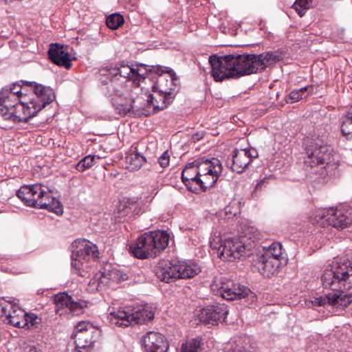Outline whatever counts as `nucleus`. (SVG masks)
Listing matches in <instances>:
<instances>
[{
	"instance_id": "1",
	"label": "nucleus",
	"mask_w": 352,
	"mask_h": 352,
	"mask_svg": "<svg viewBox=\"0 0 352 352\" xmlns=\"http://www.w3.org/2000/svg\"><path fill=\"white\" fill-rule=\"evenodd\" d=\"M282 59L276 52L256 54H229L224 56L212 55L209 57L211 75L217 82L229 78L261 72L267 67Z\"/></svg>"
},
{
	"instance_id": "2",
	"label": "nucleus",
	"mask_w": 352,
	"mask_h": 352,
	"mask_svg": "<svg viewBox=\"0 0 352 352\" xmlns=\"http://www.w3.org/2000/svg\"><path fill=\"white\" fill-rule=\"evenodd\" d=\"M322 286L333 292L314 298L313 306L329 305L336 307H346L352 302V294H344L342 289L352 285V263L347 261L337 263L331 269H327L321 277Z\"/></svg>"
},
{
	"instance_id": "3",
	"label": "nucleus",
	"mask_w": 352,
	"mask_h": 352,
	"mask_svg": "<svg viewBox=\"0 0 352 352\" xmlns=\"http://www.w3.org/2000/svg\"><path fill=\"white\" fill-rule=\"evenodd\" d=\"M221 171L222 165L217 158L200 157L186 164L182 179L190 191H205L217 182Z\"/></svg>"
},
{
	"instance_id": "4",
	"label": "nucleus",
	"mask_w": 352,
	"mask_h": 352,
	"mask_svg": "<svg viewBox=\"0 0 352 352\" xmlns=\"http://www.w3.org/2000/svg\"><path fill=\"white\" fill-rule=\"evenodd\" d=\"M307 157L304 168L310 175H322L325 166L331 159V148L322 139L307 140L305 148Z\"/></svg>"
},
{
	"instance_id": "5",
	"label": "nucleus",
	"mask_w": 352,
	"mask_h": 352,
	"mask_svg": "<svg viewBox=\"0 0 352 352\" xmlns=\"http://www.w3.org/2000/svg\"><path fill=\"white\" fill-rule=\"evenodd\" d=\"M168 236L164 232L154 231L145 233L130 246V250L138 258L155 257L168 244Z\"/></svg>"
},
{
	"instance_id": "6",
	"label": "nucleus",
	"mask_w": 352,
	"mask_h": 352,
	"mask_svg": "<svg viewBox=\"0 0 352 352\" xmlns=\"http://www.w3.org/2000/svg\"><path fill=\"white\" fill-rule=\"evenodd\" d=\"M200 272L196 266L184 261L162 260L155 268L157 277L165 283H170L178 278H190Z\"/></svg>"
},
{
	"instance_id": "7",
	"label": "nucleus",
	"mask_w": 352,
	"mask_h": 352,
	"mask_svg": "<svg viewBox=\"0 0 352 352\" xmlns=\"http://www.w3.org/2000/svg\"><path fill=\"white\" fill-rule=\"evenodd\" d=\"M72 268L79 276L88 267V263L98 258L99 252L97 246L85 239H76L70 247Z\"/></svg>"
},
{
	"instance_id": "8",
	"label": "nucleus",
	"mask_w": 352,
	"mask_h": 352,
	"mask_svg": "<svg viewBox=\"0 0 352 352\" xmlns=\"http://www.w3.org/2000/svg\"><path fill=\"white\" fill-rule=\"evenodd\" d=\"M155 313L151 307L147 305L134 308L131 312L124 309H118L111 312L109 321L118 327H126L131 324H142L151 321Z\"/></svg>"
},
{
	"instance_id": "9",
	"label": "nucleus",
	"mask_w": 352,
	"mask_h": 352,
	"mask_svg": "<svg viewBox=\"0 0 352 352\" xmlns=\"http://www.w3.org/2000/svg\"><path fill=\"white\" fill-rule=\"evenodd\" d=\"M44 108V101L41 100L35 102L31 100L30 102L20 100L14 108L7 112L3 113V117L6 120H10L15 123L26 122L28 120L36 115Z\"/></svg>"
},
{
	"instance_id": "10",
	"label": "nucleus",
	"mask_w": 352,
	"mask_h": 352,
	"mask_svg": "<svg viewBox=\"0 0 352 352\" xmlns=\"http://www.w3.org/2000/svg\"><path fill=\"white\" fill-rule=\"evenodd\" d=\"M153 94H145L146 98L142 96H138L133 99L130 104V107L124 109L126 113H132L134 116L141 117L142 116H149L158 112L160 110L164 109L166 107L162 108L156 107L157 105L162 106L161 102H164V100H160V97L155 98L157 90H152Z\"/></svg>"
},
{
	"instance_id": "11",
	"label": "nucleus",
	"mask_w": 352,
	"mask_h": 352,
	"mask_svg": "<svg viewBox=\"0 0 352 352\" xmlns=\"http://www.w3.org/2000/svg\"><path fill=\"white\" fill-rule=\"evenodd\" d=\"M53 303L56 305L55 311L60 316L69 313L72 315H80L83 313L86 302L82 300H75L66 292H61L54 295Z\"/></svg>"
},
{
	"instance_id": "12",
	"label": "nucleus",
	"mask_w": 352,
	"mask_h": 352,
	"mask_svg": "<svg viewBox=\"0 0 352 352\" xmlns=\"http://www.w3.org/2000/svg\"><path fill=\"white\" fill-rule=\"evenodd\" d=\"M252 247L251 243H247L241 239H228L219 248V256L230 261H234L245 254Z\"/></svg>"
},
{
	"instance_id": "13",
	"label": "nucleus",
	"mask_w": 352,
	"mask_h": 352,
	"mask_svg": "<svg viewBox=\"0 0 352 352\" xmlns=\"http://www.w3.org/2000/svg\"><path fill=\"white\" fill-rule=\"evenodd\" d=\"M164 71L160 72L158 74V77L156 80L155 83L152 86V90H157L156 96H155V98L157 97L160 98V100H164V102H160V104L162 106L157 105L156 107L162 108L163 107H167L168 104L172 102L175 94L173 90L175 89V84L174 80L176 78H173L171 75L170 79H168L166 76H163L162 74Z\"/></svg>"
},
{
	"instance_id": "14",
	"label": "nucleus",
	"mask_w": 352,
	"mask_h": 352,
	"mask_svg": "<svg viewBox=\"0 0 352 352\" xmlns=\"http://www.w3.org/2000/svg\"><path fill=\"white\" fill-rule=\"evenodd\" d=\"M258 151L254 148L235 149L232 157L227 159L226 166L233 172L241 173L253 159L258 157Z\"/></svg>"
},
{
	"instance_id": "15",
	"label": "nucleus",
	"mask_w": 352,
	"mask_h": 352,
	"mask_svg": "<svg viewBox=\"0 0 352 352\" xmlns=\"http://www.w3.org/2000/svg\"><path fill=\"white\" fill-rule=\"evenodd\" d=\"M98 335V329L85 321L79 322L75 328L74 342L76 347L90 349Z\"/></svg>"
},
{
	"instance_id": "16",
	"label": "nucleus",
	"mask_w": 352,
	"mask_h": 352,
	"mask_svg": "<svg viewBox=\"0 0 352 352\" xmlns=\"http://www.w3.org/2000/svg\"><path fill=\"white\" fill-rule=\"evenodd\" d=\"M17 197L28 206L43 208L44 190L41 184L23 186L16 192Z\"/></svg>"
},
{
	"instance_id": "17",
	"label": "nucleus",
	"mask_w": 352,
	"mask_h": 352,
	"mask_svg": "<svg viewBox=\"0 0 352 352\" xmlns=\"http://www.w3.org/2000/svg\"><path fill=\"white\" fill-rule=\"evenodd\" d=\"M320 219L324 220L322 223L338 229H344L352 223V215L346 214L341 210H333L331 208L327 211H322L319 213Z\"/></svg>"
},
{
	"instance_id": "18",
	"label": "nucleus",
	"mask_w": 352,
	"mask_h": 352,
	"mask_svg": "<svg viewBox=\"0 0 352 352\" xmlns=\"http://www.w3.org/2000/svg\"><path fill=\"white\" fill-rule=\"evenodd\" d=\"M211 288L214 292L217 291V294L228 300L245 298L250 292L248 288L234 283H231L230 286L226 283H221V286H219L217 280H214L211 285Z\"/></svg>"
},
{
	"instance_id": "19",
	"label": "nucleus",
	"mask_w": 352,
	"mask_h": 352,
	"mask_svg": "<svg viewBox=\"0 0 352 352\" xmlns=\"http://www.w3.org/2000/svg\"><path fill=\"white\" fill-rule=\"evenodd\" d=\"M47 54L52 63L67 69L72 67V59L67 51V47L59 43H52L50 45Z\"/></svg>"
},
{
	"instance_id": "20",
	"label": "nucleus",
	"mask_w": 352,
	"mask_h": 352,
	"mask_svg": "<svg viewBox=\"0 0 352 352\" xmlns=\"http://www.w3.org/2000/svg\"><path fill=\"white\" fill-rule=\"evenodd\" d=\"M228 314V307L224 304L217 303L202 309L199 318L201 322L214 325L221 319H224Z\"/></svg>"
},
{
	"instance_id": "21",
	"label": "nucleus",
	"mask_w": 352,
	"mask_h": 352,
	"mask_svg": "<svg viewBox=\"0 0 352 352\" xmlns=\"http://www.w3.org/2000/svg\"><path fill=\"white\" fill-rule=\"evenodd\" d=\"M12 309V305L10 300L4 298L0 300V316L3 321H6L14 327L23 328L27 325L26 313L23 309H18L16 315L10 316V311Z\"/></svg>"
},
{
	"instance_id": "22",
	"label": "nucleus",
	"mask_w": 352,
	"mask_h": 352,
	"mask_svg": "<svg viewBox=\"0 0 352 352\" xmlns=\"http://www.w3.org/2000/svg\"><path fill=\"white\" fill-rule=\"evenodd\" d=\"M144 352H166L168 344L163 335L155 331H149L142 338Z\"/></svg>"
},
{
	"instance_id": "23",
	"label": "nucleus",
	"mask_w": 352,
	"mask_h": 352,
	"mask_svg": "<svg viewBox=\"0 0 352 352\" xmlns=\"http://www.w3.org/2000/svg\"><path fill=\"white\" fill-rule=\"evenodd\" d=\"M256 258L253 260L252 265L263 276L270 277L274 274L279 265V261L276 259L266 257L261 254H257Z\"/></svg>"
},
{
	"instance_id": "24",
	"label": "nucleus",
	"mask_w": 352,
	"mask_h": 352,
	"mask_svg": "<svg viewBox=\"0 0 352 352\" xmlns=\"http://www.w3.org/2000/svg\"><path fill=\"white\" fill-rule=\"evenodd\" d=\"M162 68L159 66H149L141 64L134 66V84L140 87L144 80L148 77L149 73L159 74Z\"/></svg>"
},
{
	"instance_id": "25",
	"label": "nucleus",
	"mask_w": 352,
	"mask_h": 352,
	"mask_svg": "<svg viewBox=\"0 0 352 352\" xmlns=\"http://www.w3.org/2000/svg\"><path fill=\"white\" fill-rule=\"evenodd\" d=\"M18 96L12 94V91L8 89H2L0 91V109L1 114L3 116V112H7L20 101Z\"/></svg>"
},
{
	"instance_id": "26",
	"label": "nucleus",
	"mask_w": 352,
	"mask_h": 352,
	"mask_svg": "<svg viewBox=\"0 0 352 352\" xmlns=\"http://www.w3.org/2000/svg\"><path fill=\"white\" fill-rule=\"evenodd\" d=\"M145 162V157L136 152L126 157V168L130 171L140 169Z\"/></svg>"
},
{
	"instance_id": "27",
	"label": "nucleus",
	"mask_w": 352,
	"mask_h": 352,
	"mask_svg": "<svg viewBox=\"0 0 352 352\" xmlns=\"http://www.w3.org/2000/svg\"><path fill=\"white\" fill-rule=\"evenodd\" d=\"M45 210L54 212L58 216L63 213V208L58 199L54 195H47L45 192Z\"/></svg>"
},
{
	"instance_id": "28",
	"label": "nucleus",
	"mask_w": 352,
	"mask_h": 352,
	"mask_svg": "<svg viewBox=\"0 0 352 352\" xmlns=\"http://www.w3.org/2000/svg\"><path fill=\"white\" fill-rule=\"evenodd\" d=\"M261 255L273 258L279 261V258L282 255V246L280 243L274 242L269 247H264L263 253L261 254Z\"/></svg>"
},
{
	"instance_id": "29",
	"label": "nucleus",
	"mask_w": 352,
	"mask_h": 352,
	"mask_svg": "<svg viewBox=\"0 0 352 352\" xmlns=\"http://www.w3.org/2000/svg\"><path fill=\"white\" fill-rule=\"evenodd\" d=\"M341 131L344 135L352 133V105L342 118Z\"/></svg>"
},
{
	"instance_id": "30",
	"label": "nucleus",
	"mask_w": 352,
	"mask_h": 352,
	"mask_svg": "<svg viewBox=\"0 0 352 352\" xmlns=\"http://www.w3.org/2000/svg\"><path fill=\"white\" fill-rule=\"evenodd\" d=\"M107 285V281L103 279L102 273L96 274L88 283V289L91 292L100 291L104 285Z\"/></svg>"
},
{
	"instance_id": "31",
	"label": "nucleus",
	"mask_w": 352,
	"mask_h": 352,
	"mask_svg": "<svg viewBox=\"0 0 352 352\" xmlns=\"http://www.w3.org/2000/svg\"><path fill=\"white\" fill-rule=\"evenodd\" d=\"M202 344L199 338L190 339L182 344L181 352H201Z\"/></svg>"
},
{
	"instance_id": "32",
	"label": "nucleus",
	"mask_w": 352,
	"mask_h": 352,
	"mask_svg": "<svg viewBox=\"0 0 352 352\" xmlns=\"http://www.w3.org/2000/svg\"><path fill=\"white\" fill-rule=\"evenodd\" d=\"M115 76L119 74L120 76L126 78L134 83V66L121 65L120 67L113 69Z\"/></svg>"
},
{
	"instance_id": "33",
	"label": "nucleus",
	"mask_w": 352,
	"mask_h": 352,
	"mask_svg": "<svg viewBox=\"0 0 352 352\" xmlns=\"http://www.w3.org/2000/svg\"><path fill=\"white\" fill-rule=\"evenodd\" d=\"M260 233L258 230L254 227L245 226L243 232V235L240 238L242 241H246V239L250 240L249 243L254 242L259 239Z\"/></svg>"
},
{
	"instance_id": "34",
	"label": "nucleus",
	"mask_w": 352,
	"mask_h": 352,
	"mask_svg": "<svg viewBox=\"0 0 352 352\" xmlns=\"http://www.w3.org/2000/svg\"><path fill=\"white\" fill-rule=\"evenodd\" d=\"M124 23L123 16L118 13L109 15L106 19L107 27L111 30L118 29Z\"/></svg>"
},
{
	"instance_id": "35",
	"label": "nucleus",
	"mask_w": 352,
	"mask_h": 352,
	"mask_svg": "<svg viewBox=\"0 0 352 352\" xmlns=\"http://www.w3.org/2000/svg\"><path fill=\"white\" fill-rule=\"evenodd\" d=\"M102 275L103 279L107 281V284L109 281L118 283L123 280L120 272L116 269L104 270V272H102Z\"/></svg>"
},
{
	"instance_id": "36",
	"label": "nucleus",
	"mask_w": 352,
	"mask_h": 352,
	"mask_svg": "<svg viewBox=\"0 0 352 352\" xmlns=\"http://www.w3.org/2000/svg\"><path fill=\"white\" fill-rule=\"evenodd\" d=\"M96 157L100 159L99 156L96 155H87L85 157L76 164V169L80 172H83L86 169L91 168L94 165Z\"/></svg>"
},
{
	"instance_id": "37",
	"label": "nucleus",
	"mask_w": 352,
	"mask_h": 352,
	"mask_svg": "<svg viewBox=\"0 0 352 352\" xmlns=\"http://www.w3.org/2000/svg\"><path fill=\"white\" fill-rule=\"evenodd\" d=\"M23 84H25L26 86L30 87L34 93V94L37 96L38 99L34 100L35 102H39L41 100L44 101V86L41 84H37L35 82H29V81H23L22 80Z\"/></svg>"
},
{
	"instance_id": "38",
	"label": "nucleus",
	"mask_w": 352,
	"mask_h": 352,
	"mask_svg": "<svg viewBox=\"0 0 352 352\" xmlns=\"http://www.w3.org/2000/svg\"><path fill=\"white\" fill-rule=\"evenodd\" d=\"M309 88H311V87H305L298 90L292 91L286 99L287 102L293 103L299 101L304 97H306L305 93L308 90Z\"/></svg>"
},
{
	"instance_id": "39",
	"label": "nucleus",
	"mask_w": 352,
	"mask_h": 352,
	"mask_svg": "<svg viewBox=\"0 0 352 352\" xmlns=\"http://www.w3.org/2000/svg\"><path fill=\"white\" fill-rule=\"evenodd\" d=\"M312 0H296L292 6L300 16L305 15L306 10L309 8Z\"/></svg>"
},
{
	"instance_id": "40",
	"label": "nucleus",
	"mask_w": 352,
	"mask_h": 352,
	"mask_svg": "<svg viewBox=\"0 0 352 352\" xmlns=\"http://www.w3.org/2000/svg\"><path fill=\"white\" fill-rule=\"evenodd\" d=\"M131 212V208L126 204H120L115 212V217L118 221L124 220V218Z\"/></svg>"
},
{
	"instance_id": "41",
	"label": "nucleus",
	"mask_w": 352,
	"mask_h": 352,
	"mask_svg": "<svg viewBox=\"0 0 352 352\" xmlns=\"http://www.w3.org/2000/svg\"><path fill=\"white\" fill-rule=\"evenodd\" d=\"M232 352H253V348L248 343L242 342L240 339L233 347Z\"/></svg>"
},
{
	"instance_id": "42",
	"label": "nucleus",
	"mask_w": 352,
	"mask_h": 352,
	"mask_svg": "<svg viewBox=\"0 0 352 352\" xmlns=\"http://www.w3.org/2000/svg\"><path fill=\"white\" fill-rule=\"evenodd\" d=\"M21 84L19 82L14 83L10 86H6L3 87L4 89H8V91H12V94H14L15 96H19V99L21 100L22 92L21 89L23 86L25 85V84H23L22 81H21Z\"/></svg>"
},
{
	"instance_id": "43",
	"label": "nucleus",
	"mask_w": 352,
	"mask_h": 352,
	"mask_svg": "<svg viewBox=\"0 0 352 352\" xmlns=\"http://www.w3.org/2000/svg\"><path fill=\"white\" fill-rule=\"evenodd\" d=\"M27 327L28 328L34 327L36 325L41 322V319L34 314H26Z\"/></svg>"
},
{
	"instance_id": "44",
	"label": "nucleus",
	"mask_w": 352,
	"mask_h": 352,
	"mask_svg": "<svg viewBox=\"0 0 352 352\" xmlns=\"http://www.w3.org/2000/svg\"><path fill=\"white\" fill-rule=\"evenodd\" d=\"M56 98L54 91L50 87H45V107L52 102Z\"/></svg>"
},
{
	"instance_id": "45",
	"label": "nucleus",
	"mask_w": 352,
	"mask_h": 352,
	"mask_svg": "<svg viewBox=\"0 0 352 352\" xmlns=\"http://www.w3.org/2000/svg\"><path fill=\"white\" fill-rule=\"evenodd\" d=\"M170 157L168 152H164L158 159V162L162 168H166L169 165Z\"/></svg>"
},
{
	"instance_id": "46",
	"label": "nucleus",
	"mask_w": 352,
	"mask_h": 352,
	"mask_svg": "<svg viewBox=\"0 0 352 352\" xmlns=\"http://www.w3.org/2000/svg\"><path fill=\"white\" fill-rule=\"evenodd\" d=\"M11 302V305H12V309L9 311L10 314V316L16 315L18 313V309H21L16 302H14L13 300H10Z\"/></svg>"
},
{
	"instance_id": "47",
	"label": "nucleus",
	"mask_w": 352,
	"mask_h": 352,
	"mask_svg": "<svg viewBox=\"0 0 352 352\" xmlns=\"http://www.w3.org/2000/svg\"><path fill=\"white\" fill-rule=\"evenodd\" d=\"M90 351V349H82V348H78V347H75V349H72V350H67V352H89Z\"/></svg>"
},
{
	"instance_id": "48",
	"label": "nucleus",
	"mask_w": 352,
	"mask_h": 352,
	"mask_svg": "<svg viewBox=\"0 0 352 352\" xmlns=\"http://www.w3.org/2000/svg\"><path fill=\"white\" fill-rule=\"evenodd\" d=\"M57 112V105H56L54 109L49 113V116L50 118H53Z\"/></svg>"
},
{
	"instance_id": "49",
	"label": "nucleus",
	"mask_w": 352,
	"mask_h": 352,
	"mask_svg": "<svg viewBox=\"0 0 352 352\" xmlns=\"http://www.w3.org/2000/svg\"><path fill=\"white\" fill-rule=\"evenodd\" d=\"M192 139L194 141H195V140H199L200 139V138L199 137V135L197 134H195L192 136Z\"/></svg>"
},
{
	"instance_id": "50",
	"label": "nucleus",
	"mask_w": 352,
	"mask_h": 352,
	"mask_svg": "<svg viewBox=\"0 0 352 352\" xmlns=\"http://www.w3.org/2000/svg\"><path fill=\"white\" fill-rule=\"evenodd\" d=\"M171 75H172V76H175V74H173V75L172 74H170V76ZM173 77L174 78V76H173Z\"/></svg>"
}]
</instances>
